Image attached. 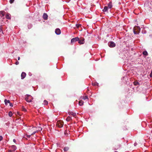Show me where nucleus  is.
<instances>
[{"mask_svg":"<svg viewBox=\"0 0 152 152\" xmlns=\"http://www.w3.org/2000/svg\"><path fill=\"white\" fill-rule=\"evenodd\" d=\"M150 76L151 77H152V71H151V72L150 73Z\"/></svg>","mask_w":152,"mask_h":152,"instance_id":"f704fd0d","label":"nucleus"},{"mask_svg":"<svg viewBox=\"0 0 152 152\" xmlns=\"http://www.w3.org/2000/svg\"><path fill=\"white\" fill-rule=\"evenodd\" d=\"M10 105L11 107H13V105L12 103H10Z\"/></svg>","mask_w":152,"mask_h":152,"instance_id":"72a5a7b5","label":"nucleus"},{"mask_svg":"<svg viewBox=\"0 0 152 152\" xmlns=\"http://www.w3.org/2000/svg\"><path fill=\"white\" fill-rule=\"evenodd\" d=\"M48 16L46 14L44 13L43 14V18L44 20H47V19H48Z\"/></svg>","mask_w":152,"mask_h":152,"instance_id":"1a4fd4ad","label":"nucleus"},{"mask_svg":"<svg viewBox=\"0 0 152 152\" xmlns=\"http://www.w3.org/2000/svg\"><path fill=\"white\" fill-rule=\"evenodd\" d=\"M34 129L33 128H31V130H32V131L34 130Z\"/></svg>","mask_w":152,"mask_h":152,"instance_id":"a19ab883","label":"nucleus"},{"mask_svg":"<svg viewBox=\"0 0 152 152\" xmlns=\"http://www.w3.org/2000/svg\"><path fill=\"white\" fill-rule=\"evenodd\" d=\"M38 130L39 131H41L42 129V128H41L40 127H38Z\"/></svg>","mask_w":152,"mask_h":152,"instance_id":"cd10ccee","label":"nucleus"},{"mask_svg":"<svg viewBox=\"0 0 152 152\" xmlns=\"http://www.w3.org/2000/svg\"><path fill=\"white\" fill-rule=\"evenodd\" d=\"M114 152H117V151H115Z\"/></svg>","mask_w":152,"mask_h":152,"instance_id":"37998d69","label":"nucleus"},{"mask_svg":"<svg viewBox=\"0 0 152 152\" xmlns=\"http://www.w3.org/2000/svg\"><path fill=\"white\" fill-rule=\"evenodd\" d=\"M20 59V57H18V60H19Z\"/></svg>","mask_w":152,"mask_h":152,"instance_id":"ea45409f","label":"nucleus"},{"mask_svg":"<svg viewBox=\"0 0 152 152\" xmlns=\"http://www.w3.org/2000/svg\"><path fill=\"white\" fill-rule=\"evenodd\" d=\"M25 99L26 101L28 102H31V99H29L28 98L26 97Z\"/></svg>","mask_w":152,"mask_h":152,"instance_id":"a211bd4d","label":"nucleus"},{"mask_svg":"<svg viewBox=\"0 0 152 152\" xmlns=\"http://www.w3.org/2000/svg\"><path fill=\"white\" fill-rule=\"evenodd\" d=\"M143 54L144 55H145V56H147L148 54V53L146 51H145L143 52Z\"/></svg>","mask_w":152,"mask_h":152,"instance_id":"393cba45","label":"nucleus"},{"mask_svg":"<svg viewBox=\"0 0 152 152\" xmlns=\"http://www.w3.org/2000/svg\"><path fill=\"white\" fill-rule=\"evenodd\" d=\"M55 32L56 34L59 35L61 34V31L59 28H57L55 30Z\"/></svg>","mask_w":152,"mask_h":152,"instance_id":"423d86ee","label":"nucleus"},{"mask_svg":"<svg viewBox=\"0 0 152 152\" xmlns=\"http://www.w3.org/2000/svg\"><path fill=\"white\" fill-rule=\"evenodd\" d=\"M26 73L24 72H22L21 75V79H24L26 77Z\"/></svg>","mask_w":152,"mask_h":152,"instance_id":"6e6552de","label":"nucleus"},{"mask_svg":"<svg viewBox=\"0 0 152 152\" xmlns=\"http://www.w3.org/2000/svg\"><path fill=\"white\" fill-rule=\"evenodd\" d=\"M10 15L9 14L7 13L6 15V18L8 19H10L11 18L10 16Z\"/></svg>","mask_w":152,"mask_h":152,"instance_id":"4468645a","label":"nucleus"},{"mask_svg":"<svg viewBox=\"0 0 152 152\" xmlns=\"http://www.w3.org/2000/svg\"><path fill=\"white\" fill-rule=\"evenodd\" d=\"M140 29L139 27L135 26L133 28V31L134 34H138L140 31Z\"/></svg>","mask_w":152,"mask_h":152,"instance_id":"f257e3e1","label":"nucleus"},{"mask_svg":"<svg viewBox=\"0 0 152 152\" xmlns=\"http://www.w3.org/2000/svg\"><path fill=\"white\" fill-rule=\"evenodd\" d=\"M29 97H31V96L29 95H26V97H27V98H28Z\"/></svg>","mask_w":152,"mask_h":152,"instance_id":"2f4dec72","label":"nucleus"},{"mask_svg":"<svg viewBox=\"0 0 152 152\" xmlns=\"http://www.w3.org/2000/svg\"><path fill=\"white\" fill-rule=\"evenodd\" d=\"M108 45L110 47L112 48L115 47V44L113 42H109L108 43Z\"/></svg>","mask_w":152,"mask_h":152,"instance_id":"20e7f679","label":"nucleus"},{"mask_svg":"<svg viewBox=\"0 0 152 152\" xmlns=\"http://www.w3.org/2000/svg\"><path fill=\"white\" fill-rule=\"evenodd\" d=\"M79 40V38L78 37H76L72 39L71 40V42L73 43L75 42L78 41Z\"/></svg>","mask_w":152,"mask_h":152,"instance_id":"39448f33","label":"nucleus"},{"mask_svg":"<svg viewBox=\"0 0 152 152\" xmlns=\"http://www.w3.org/2000/svg\"><path fill=\"white\" fill-rule=\"evenodd\" d=\"M84 102L82 100H80L79 102V105L81 106L83 105Z\"/></svg>","mask_w":152,"mask_h":152,"instance_id":"f8f14e48","label":"nucleus"},{"mask_svg":"<svg viewBox=\"0 0 152 152\" xmlns=\"http://www.w3.org/2000/svg\"><path fill=\"white\" fill-rule=\"evenodd\" d=\"M112 7V4L111 2H110L108 4V7L110 9Z\"/></svg>","mask_w":152,"mask_h":152,"instance_id":"9b49d317","label":"nucleus"},{"mask_svg":"<svg viewBox=\"0 0 152 152\" xmlns=\"http://www.w3.org/2000/svg\"><path fill=\"white\" fill-rule=\"evenodd\" d=\"M4 102L5 105H7V103H10V102L9 100H7V99H5L4 100Z\"/></svg>","mask_w":152,"mask_h":152,"instance_id":"f3484780","label":"nucleus"},{"mask_svg":"<svg viewBox=\"0 0 152 152\" xmlns=\"http://www.w3.org/2000/svg\"><path fill=\"white\" fill-rule=\"evenodd\" d=\"M43 102V104L44 105H47L48 104V102L46 100H44Z\"/></svg>","mask_w":152,"mask_h":152,"instance_id":"4be33fe9","label":"nucleus"},{"mask_svg":"<svg viewBox=\"0 0 152 152\" xmlns=\"http://www.w3.org/2000/svg\"><path fill=\"white\" fill-rule=\"evenodd\" d=\"M83 99L84 100H86V99H88V98L87 96H83Z\"/></svg>","mask_w":152,"mask_h":152,"instance_id":"a878e982","label":"nucleus"},{"mask_svg":"<svg viewBox=\"0 0 152 152\" xmlns=\"http://www.w3.org/2000/svg\"><path fill=\"white\" fill-rule=\"evenodd\" d=\"M68 114L69 115H71L74 117H75L76 115V113H74L73 112H68Z\"/></svg>","mask_w":152,"mask_h":152,"instance_id":"0eeeda50","label":"nucleus"},{"mask_svg":"<svg viewBox=\"0 0 152 152\" xmlns=\"http://www.w3.org/2000/svg\"><path fill=\"white\" fill-rule=\"evenodd\" d=\"M137 142L134 143V145L135 146H137Z\"/></svg>","mask_w":152,"mask_h":152,"instance_id":"c9c22d12","label":"nucleus"},{"mask_svg":"<svg viewBox=\"0 0 152 152\" xmlns=\"http://www.w3.org/2000/svg\"><path fill=\"white\" fill-rule=\"evenodd\" d=\"M38 132L37 131H34V132L32 134H31V135H33L35 133H36V132Z\"/></svg>","mask_w":152,"mask_h":152,"instance_id":"bb28decb","label":"nucleus"},{"mask_svg":"<svg viewBox=\"0 0 152 152\" xmlns=\"http://www.w3.org/2000/svg\"><path fill=\"white\" fill-rule=\"evenodd\" d=\"M31 135H27V137L28 138H30V137H31Z\"/></svg>","mask_w":152,"mask_h":152,"instance_id":"e433bc0d","label":"nucleus"},{"mask_svg":"<svg viewBox=\"0 0 152 152\" xmlns=\"http://www.w3.org/2000/svg\"><path fill=\"white\" fill-rule=\"evenodd\" d=\"M13 141L14 142H16V140H15V139H13Z\"/></svg>","mask_w":152,"mask_h":152,"instance_id":"58836bf2","label":"nucleus"},{"mask_svg":"<svg viewBox=\"0 0 152 152\" xmlns=\"http://www.w3.org/2000/svg\"><path fill=\"white\" fill-rule=\"evenodd\" d=\"M92 84L94 86H98L99 84L98 83L96 82H95V83H92Z\"/></svg>","mask_w":152,"mask_h":152,"instance_id":"412c9836","label":"nucleus"},{"mask_svg":"<svg viewBox=\"0 0 152 152\" xmlns=\"http://www.w3.org/2000/svg\"><path fill=\"white\" fill-rule=\"evenodd\" d=\"M81 26V24H76V26L77 28H78L79 27H80Z\"/></svg>","mask_w":152,"mask_h":152,"instance_id":"c85d7f7f","label":"nucleus"},{"mask_svg":"<svg viewBox=\"0 0 152 152\" xmlns=\"http://www.w3.org/2000/svg\"><path fill=\"white\" fill-rule=\"evenodd\" d=\"M22 110L23 111L26 112V109H25V108L23 106H22Z\"/></svg>","mask_w":152,"mask_h":152,"instance_id":"5701e85b","label":"nucleus"},{"mask_svg":"<svg viewBox=\"0 0 152 152\" xmlns=\"http://www.w3.org/2000/svg\"><path fill=\"white\" fill-rule=\"evenodd\" d=\"M3 139V137L2 136H0V141L1 140Z\"/></svg>","mask_w":152,"mask_h":152,"instance_id":"473e14b6","label":"nucleus"},{"mask_svg":"<svg viewBox=\"0 0 152 152\" xmlns=\"http://www.w3.org/2000/svg\"><path fill=\"white\" fill-rule=\"evenodd\" d=\"M63 122L59 121H58L57 125L58 127L61 128L63 127Z\"/></svg>","mask_w":152,"mask_h":152,"instance_id":"f03ea898","label":"nucleus"},{"mask_svg":"<svg viewBox=\"0 0 152 152\" xmlns=\"http://www.w3.org/2000/svg\"><path fill=\"white\" fill-rule=\"evenodd\" d=\"M8 115L10 117H11L12 116V113L11 111H10L9 112Z\"/></svg>","mask_w":152,"mask_h":152,"instance_id":"b1692460","label":"nucleus"},{"mask_svg":"<svg viewBox=\"0 0 152 152\" xmlns=\"http://www.w3.org/2000/svg\"><path fill=\"white\" fill-rule=\"evenodd\" d=\"M84 39L83 38L81 37L80 39H79L78 43L80 44H83L84 43Z\"/></svg>","mask_w":152,"mask_h":152,"instance_id":"7ed1b4c3","label":"nucleus"},{"mask_svg":"<svg viewBox=\"0 0 152 152\" xmlns=\"http://www.w3.org/2000/svg\"><path fill=\"white\" fill-rule=\"evenodd\" d=\"M66 120L67 121H72V119L70 116H69L66 118Z\"/></svg>","mask_w":152,"mask_h":152,"instance_id":"dca6fc26","label":"nucleus"},{"mask_svg":"<svg viewBox=\"0 0 152 152\" xmlns=\"http://www.w3.org/2000/svg\"><path fill=\"white\" fill-rule=\"evenodd\" d=\"M108 10V7L107 6H105L104 7V9L103 10V11L104 12H106Z\"/></svg>","mask_w":152,"mask_h":152,"instance_id":"6ab92c4d","label":"nucleus"},{"mask_svg":"<svg viewBox=\"0 0 152 152\" xmlns=\"http://www.w3.org/2000/svg\"><path fill=\"white\" fill-rule=\"evenodd\" d=\"M69 149V148L68 147H66L64 148V151H68Z\"/></svg>","mask_w":152,"mask_h":152,"instance_id":"aec40b11","label":"nucleus"},{"mask_svg":"<svg viewBox=\"0 0 152 152\" xmlns=\"http://www.w3.org/2000/svg\"><path fill=\"white\" fill-rule=\"evenodd\" d=\"M14 0H10V4L12 3L14 1Z\"/></svg>","mask_w":152,"mask_h":152,"instance_id":"c756f323","label":"nucleus"},{"mask_svg":"<svg viewBox=\"0 0 152 152\" xmlns=\"http://www.w3.org/2000/svg\"><path fill=\"white\" fill-rule=\"evenodd\" d=\"M19 64V62L17 61H16L15 63V64L16 65H17Z\"/></svg>","mask_w":152,"mask_h":152,"instance_id":"7c9ffc66","label":"nucleus"},{"mask_svg":"<svg viewBox=\"0 0 152 152\" xmlns=\"http://www.w3.org/2000/svg\"><path fill=\"white\" fill-rule=\"evenodd\" d=\"M14 151H13V150H10L9 151V152H14Z\"/></svg>","mask_w":152,"mask_h":152,"instance_id":"4c0bfd02","label":"nucleus"},{"mask_svg":"<svg viewBox=\"0 0 152 152\" xmlns=\"http://www.w3.org/2000/svg\"><path fill=\"white\" fill-rule=\"evenodd\" d=\"M5 12L4 11H0V16L1 17H3L5 15Z\"/></svg>","mask_w":152,"mask_h":152,"instance_id":"9d476101","label":"nucleus"},{"mask_svg":"<svg viewBox=\"0 0 152 152\" xmlns=\"http://www.w3.org/2000/svg\"><path fill=\"white\" fill-rule=\"evenodd\" d=\"M30 130H31V129H29V130H28V132H30Z\"/></svg>","mask_w":152,"mask_h":152,"instance_id":"79ce46f5","label":"nucleus"},{"mask_svg":"<svg viewBox=\"0 0 152 152\" xmlns=\"http://www.w3.org/2000/svg\"><path fill=\"white\" fill-rule=\"evenodd\" d=\"M134 85L135 86H137L140 85V83L137 81H134Z\"/></svg>","mask_w":152,"mask_h":152,"instance_id":"2eb2a0df","label":"nucleus"},{"mask_svg":"<svg viewBox=\"0 0 152 152\" xmlns=\"http://www.w3.org/2000/svg\"><path fill=\"white\" fill-rule=\"evenodd\" d=\"M11 147L13 151H15L16 150L17 148L16 146L14 145H12L11 146Z\"/></svg>","mask_w":152,"mask_h":152,"instance_id":"ddd939ff","label":"nucleus"}]
</instances>
